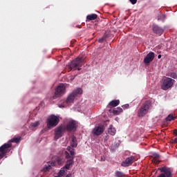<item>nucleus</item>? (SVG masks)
Returning a JSON list of instances; mask_svg holds the SVG:
<instances>
[{
	"label": "nucleus",
	"instance_id": "obj_1",
	"mask_svg": "<svg viewBox=\"0 0 177 177\" xmlns=\"http://www.w3.org/2000/svg\"><path fill=\"white\" fill-rule=\"evenodd\" d=\"M85 59L82 57H77L76 59L73 60L69 64V67L71 70H78L80 71L82 70V64H84V61Z\"/></svg>",
	"mask_w": 177,
	"mask_h": 177
},
{
	"label": "nucleus",
	"instance_id": "obj_2",
	"mask_svg": "<svg viewBox=\"0 0 177 177\" xmlns=\"http://www.w3.org/2000/svg\"><path fill=\"white\" fill-rule=\"evenodd\" d=\"M151 106V101L147 100L140 107V109L138 111V117H145L147 113H149V110Z\"/></svg>",
	"mask_w": 177,
	"mask_h": 177
},
{
	"label": "nucleus",
	"instance_id": "obj_3",
	"mask_svg": "<svg viewBox=\"0 0 177 177\" xmlns=\"http://www.w3.org/2000/svg\"><path fill=\"white\" fill-rule=\"evenodd\" d=\"M66 158L68 160L65 166L64 167L65 169H70L71 167L74 164V158H75V152L74 151H71L70 153L65 151Z\"/></svg>",
	"mask_w": 177,
	"mask_h": 177
},
{
	"label": "nucleus",
	"instance_id": "obj_4",
	"mask_svg": "<svg viewBox=\"0 0 177 177\" xmlns=\"http://www.w3.org/2000/svg\"><path fill=\"white\" fill-rule=\"evenodd\" d=\"M60 122V119L59 116L51 115L47 119V127L50 129L57 127V124Z\"/></svg>",
	"mask_w": 177,
	"mask_h": 177
},
{
	"label": "nucleus",
	"instance_id": "obj_5",
	"mask_svg": "<svg viewBox=\"0 0 177 177\" xmlns=\"http://www.w3.org/2000/svg\"><path fill=\"white\" fill-rule=\"evenodd\" d=\"M174 82H175V80L171 77L163 78L161 85V89H162L163 91H168L169 88H172Z\"/></svg>",
	"mask_w": 177,
	"mask_h": 177
},
{
	"label": "nucleus",
	"instance_id": "obj_6",
	"mask_svg": "<svg viewBox=\"0 0 177 177\" xmlns=\"http://www.w3.org/2000/svg\"><path fill=\"white\" fill-rule=\"evenodd\" d=\"M158 171H160L161 174L158 177H172V172L174 171L167 166L158 168Z\"/></svg>",
	"mask_w": 177,
	"mask_h": 177
},
{
	"label": "nucleus",
	"instance_id": "obj_7",
	"mask_svg": "<svg viewBox=\"0 0 177 177\" xmlns=\"http://www.w3.org/2000/svg\"><path fill=\"white\" fill-rule=\"evenodd\" d=\"M66 131V125L61 124L58 127L55 129V140H57V139H60L62 136H63V133H64Z\"/></svg>",
	"mask_w": 177,
	"mask_h": 177
},
{
	"label": "nucleus",
	"instance_id": "obj_8",
	"mask_svg": "<svg viewBox=\"0 0 177 177\" xmlns=\"http://www.w3.org/2000/svg\"><path fill=\"white\" fill-rule=\"evenodd\" d=\"M64 93H66V86L63 84H60L55 88V95L53 97V99H57L59 96L63 95Z\"/></svg>",
	"mask_w": 177,
	"mask_h": 177
},
{
	"label": "nucleus",
	"instance_id": "obj_9",
	"mask_svg": "<svg viewBox=\"0 0 177 177\" xmlns=\"http://www.w3.org/2000/svg\"><path fill=\"white\" fill-rule=\"evenodd\" d=\"M77 95H82V90L81 88H77L68 96L66 103H74V100L77 97Z\"/></svg>",
	"mask_w": 177,
	"mask_h": 177
},
{
	"label": "nucleus",
	"instance_id": "obj_10",
	"mask_svg": "<svg viewBox=\"0 0 177 177\" xmlns=\"http://www.w3.org/2000/svg\"><path fill=\"white\" fill-rule=\"evenodd\" d=\"M77 127H78L77 121L72 120L67 123L66 126H65V131H67L68 132H75L77 131Z\"/></svg>",
	"mask_w": 177,
	"mask_h": 177
},
{
	"label": "nucleus",
	"instance_id": "obj_11",
	"mask_svg": "<svg viewBox=\"0 0 177 177\" xmlns=\"http://www.w3.org/2000/svg\"><path fill=\"white\" fill-rule=\"evenodd\" d=\"M12 147V144L5 143L0 147V160H2L5 157V154L9 153V149Z\"/></svg>",
	"mask_w": 177,
	"mask_h": 177
},
{
	"label": "nucleus",
	"instance_id": "obj_12",
	"mask_svg": "<svg viewBox=\"0 0 177 177\" xmlns=\"http://www.w3.org/2000/svg\"><path fill=\"white\" fill-rule=\"evenodd\" d=\"M135 162V156H130L126 158L125 160L122 161L121 163V167H129V165H132Z\"/></svg>",
	"mask_w": 177,
	"mask_h": 177
},
{
	"label": "nucleus",
	"instance_id": "obj_13",
	"mask_svg": "<svg viewBox=\"0 0 177 177\" xmlns=\"http://www.w3.org/2000/svg\"><path fill=\"white\" fill-rule=\"evenodd\" d=\"M103 132H104V127L103 126L95 127L93 130V135H95V136L102 135Z\"/></svg>",
	"mask_w": 177,
	"mask_h": 177
},
{
	"label": "nucleus",
	"instance_id": "obj_14",
	"mask_svg": "<svg viewBox=\"0 0 177 177\" xmlns=\"http://www.w3.org/2000/svg\"><path fill=\"white\" fill-rule=\"evenodd\" d=\"M153 60H154V53L150 52L144 59V63H145V64H149V63L153 62Z\"/></svg>",
	"mask_w": 177,
	"mask_h": 177
},
{
	"label": "nucleus",
	"instance_id": "obj_15",
	"mask_svg": "<svg viewBox=\"0 0 177 177\" xmlns=\"http://www.w3.org/2000/svg\"><path fill=\"white\" fill-rule=\"evenodd\" d=\"M153 31L155 34H158L159 35H162L164 33V29L157 25L153 26Z\"/></svg>",
	"mask_w": 177,
	"mask_h": 177
},
{
	"label": "nucleus",
	"instance_id": "obj_16",
	"mask_svg": "<svg viewBox=\"0 0 177 177\" xmlns=\"http://www.w3.org/2000/svg\"><path fill=\"white\" fill-rule=\"evenodd\" d=\"M53 167H55V162H48L47 165L44 166L42 171L43 172H48L52 169Z\"/></svg>",
	"mask_w": 177,
	"mask_h": 177
},
{
	"label": "nucleus",
	"instance_id": "obj_17",
	"mask_svg": "<svg viewBox=\"0 0 177 177\" xmlns=\"http://www.w3.org/2000/svg\"><path fill=\"white\" fill-rule=\"evenodd\" d=\"M107 132L109 135L114 136V135H115V133L117 132V130H115V128H114V127H113V124H111L108 129Z\"/></svg>",
	"mask_w": 177,
	"mask_h": 177
},
{
	"label": "nucleus",
	"instance_id": "obj_18",
	"mask_svg": "<svg viewBox=\"0 0 177 177\" xmlns=\"http://www.w3.org/2000/svg\"><path fill=\"white\" fill-rule=\"evenodd\" d=\"M123 109L121 107H118V108H115L113 110V113L115 115H120V114H121V113H122Z\"/></svg>",
	"mask_w": 177,
	"mask_h": 177
},
{
	"label": "nucleus",
	"instance_id": "obj_19",
	"mask_svg": "<svg viewBox=\"0 0 177 177\" xmlns=\"http://www.w3.org/2000/svg\"><path fill=\"white\" fill-rule=\"evenodd\" d=\"M109 106L112 107H117L120 104V100H113L109 102Z\"/></svg>",
	"mask_w": 177,
	"mask_h": 177
},
{
	"label": "nucleus",
	"instance_id": "obj_20",
	"mask_svg": "<svg viewBox=\"0 0 177 177\" xmlns=\"http://www.w3.org/2000/svg\"><path fill=\"white\" fill-rule=\"evenodd\" d=\"M96 19H97V15L96 14H91L86 16L87 20L92 21V20H96Z\"/></svg>",
	"mask_w": 177,
	"mask_h": 177
},
{
	"label": "nucleus",
	"instance_id": "obj_21",
	"mask_svg": "<svg viewBox=\"0 0 177 177\" xmlns=\"http://www.w3.org/2000/svg\"><path fill=\"white\" fill-rule=\"evenodd\" d=\"M71 147H77V138L75 136L72 137V141L71 142Z\"/></svg>",
	"mask_w": 177,
	"mask_h": 177
},
{
	"label": "nucleus",
	"instance_id": "obj_22",
	"mask_svg": "<svg viewBox=\"0 0 177 177\" xmlns=\"http://www.w3.org/2000/svg\"><path fill=\"white\" fill-rule=\"evenodd\" d=\"M21 140V137L14 138L10 140V143H19Z\"/></svg>",
	"mask_w": 177,
	"mask_h": 177
},
{
	"label": "nucleus",
	"instance_id": "obj_23",
	"mask_svg": "<svg viewBox=\"0 0 177 177\" xmlns=\"http://www.w3.org/2000/svg\"><path fill=\"white\" fill-rule=\"evenodd\" d=\"M165 19H167V17L165 16V15H159L158 17V20L159 21H165Z\"/></svg>",
	"mask_w": 177,
	"mask_h": 177
},
{
	"label": "nucleus",
	"instance_id": "obj_24",
	"mask_svg": "<svg viewBox=\"0 0 177 177\" xmlns=\"http://www.w3.org/2000/svg\"><path fill=\"white\" fill-rule=\"evenodd\" d=\"M66 174V167H62L58 172L59 176H63Z\"/></svg>",
	"mask_w": 177,
	"mask_h": 177
},
{
	"label": "nucleus",
	"instance_id": "obj_25",
	"mask_svg": "<svg viewBox=\"0 0 177 177\" xmlns=\"http://www.w3.org/2000/svg\"><path fill=\"white\" fill-rule=\"evenodd\" d=\"M174 120H175V117L173 114H170L166 118V121H173Z\"/></svg>",
	"mask_w": 177,
	"mask_h": 177
},
{
	"label": "nucleus",
	"instance_id": "obj_26",
	"mask_svg": "<svg viewBox=\"0 0 177 177\" xmlns=\"http://www.w3.org/2000/svg\"><path fill=\"white\" fill-rule=\"evenodd\" d=\"M38 125H39V121H36V122L30 124V127H32V128H37V127H38Z\"/></svg>",
	"mask_w": 177,
	"mask_h": 177
},
{
	"label": "nucleus",
	"instance_id": "obj_27",
	"mask_svg": "<svg viewBox=\"0 0 177 177\" xmlns=\"http://www.w3.org/2000/svg\"><path fill=\"white\" fill-rule=\"evenodd\" d=\"M115 175L117 177H125V175L124 174V173L121 171H116Z\"/></svg>",
	"mask_w": 177,
	"mask_h": 177
},
{
	"label": "nucleus",
	"instance_id": "obj_28",
	"mask_svg": "<svg viewBox=\"0 0 177 177\" xmlns=\"http://www.w3.org/2000/svg\"><path fill=\"white\" fill-rule=\"evenodd\" d=\"M153 159H160V155L157 153L153 154Z\"/></svg>",
	"mask_w": 177,
	"mask_h": 177
},
{
	"label": "nucleus",
	"instance_id": "obj_29",
	"mask_svg": "<svg viewBox=\"0 0 177 177\" xmlns=\"http://www.w3.org/2000/svg\"><path fill=\"white\" fill-rule=\"evenodd\" d=\"M105 40L106 36H104L101 39H99L98 42H100V44H103V42H104Z\"/></svg>",
	"mask_w": 177,
	"mask_h": 177
},
{
	"label": "nucleus",
	"instance_id": "obj_30",
	"mask_svg": "<svg viewBox=\"0 0 177 177\" xmlns=\"http://www.w3.org/2000/svg\"><path fill=\"white\" fill-rule=\"evenodd\" d=\"M153 164H156V165L160 164V160L159 159H153L152 160Z\"/></svg>",
	"mask_w": 177,
	"mask_h": 177
},
{
	"label": "nucleus",
	"instance_id": "obj_31",
	"mask_svg": "<svg viewBox=\"0 0 177 177\" xmlns=\"http://www.w3.org/2000/svg\"><path fill=\"white\" fill-rule=\"evenodd\" d=\"M170 77H171V78L176 79V78H177V75H176V73H171L170 74Z\"/></svg>",
	"mask_w": 177,
	"mask_h": 177
},
{
	"label": "nucleus",
	"instance_id": "obj_32",
	"mask_svg": "<svg viewBox=\"0 0 177 177\" xmlns=\"http://www.w3.org/2000/svg\"><path fill=\"white\" fill-rule=\"evenodd\" d=\"M122 108H123L124 109H129V104H124V105L122 106Z\"/></svg>",
	"mask_w": 177,
	"mask_h": 177
},
{
	"label": "nucleus",
	"instance_id": "obj_33",
	"mask_svg": "<svg viewBox=\"0 0 177 177\" xmlns=\"http://www.w3.org/2000/svg\"><path fill=\"white\" fill-rule=\"evenodd\" d=\"M129 1L131 3H132V5H135L136 2H138V0H129Z\"/></svg>",
	"mask_w": 177,
	"mask_h": 177
},
{
	"label": "nucleus",
	"instance_id": "obj_34",
	"mask_svg": "<svg viewBox=\"0 0 177 177\" xmlns=\"http://www.w3.org/2000/svg\"><path fill=\"white\" fill-rule=\"evenodd\" d=\"M67 150H68V151H69V154H70L71 151H74V149H71V147H68Z\"/></svg>",
	"mask_w": 177,
	"mask_h": 177
},
{
	"label": "nucleus",
	"instance_id": "obj_35",
	"mask_svg": "<svg viewBox=\"0 0 177 177\" xmlns=\"http://www.w3.org/2000/svg\"><path fill=\"white\" fill-rule=\"evenodd\" d=\"M109 135L105 136V137H104V140L105 142L107 141V140H109Z\"/></svg>",
	"mask_w": 177,
	"mask_h": 177
},
{
	"label": "nucleus",
	"instance_id": "obj_36",
	"mask_svg": "<svg viewBox=\"0 0 177 177\" xmlns=\"http://www.w3.org/2000/svg\"><path fill=\"white\" fill-rule=\"evenodd\" d=\"M106 158L104 156H101L100 161H105Z\"/></svg>",
	"mask_w": 177,
	"mask_h": 177
},
{
	"label": "nucleus",
	"instance_id": "obj_37",
	"mask_svg": "<svg viewBox=\"0 0 177 177\" xmlns=\"http://www.w3.org/2000/svg\"><path fill=\"white\" fill-rule=\"evenodd\" d=\"M174 135H176V136H177V129L174 130Z\"/></svg>",
	"mask_w": 177,
	"mask_h": 177
},
{
	"label": "nucleus",
	"instance_id": "obj_38",
	"mask_svg": "<svg viewBox=\"0 0 177 177\" xmlns=\"http://www.w3.org/2000/svg\"><path fill=\"white\" fill-rule=\"evenodd\" d=\"M171 143H172V145H175V143H176V142H175V139L171 140Z\"/></svg>",
	"mask_w": 177,
	"mask_h": 177
},
{
	"label": "nucleus",
	"instance_id": "obj_39",
	"mask_svg": "<svg viewBox=\"0 0 177 177\" xmlns=\"http://www.w3.org/2000/svg\"><path fill=\"white\" fill-rule=\"evenodd\" d=\"M174 142H176V143H177V138H176L174 139Z\"/></svg>",
	"mask_w": 177,
	"mask_h": 177
},
{
	"label": "nucleus",
	"instance_id": "obj_40",
	"mask_svg": "<svg viewBox=\"0 0 177 177\" xmlns=\"http://www.w3.org/2000/svg\"><path fill=\"white\" fill-rule=\"evenodd\" d=\"M161 57V55H159L158 56V59H160Z\"/></svg>",
	"mask_w": 177,
	"mask_h": 177
},
{
	"label": "nucleus",
	"instance_id": "obj_41",
	"mask_svg": "<svg viewBox=\"0 0 177 177\" xmlns=\"http://www.w3.org/2000/svg\"><path fill=\"white\" fill-rule=\"evenodd\" d=\"M55 177H62V176H59V174H58L57 176Z\"/></svg>",
	"mask_w": 177,
	"mask_h": 177
}]
</instances>
